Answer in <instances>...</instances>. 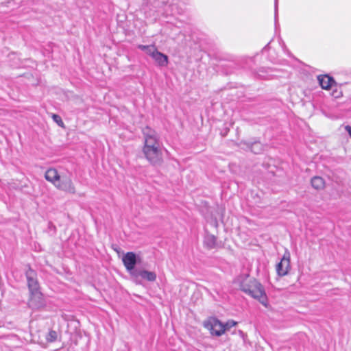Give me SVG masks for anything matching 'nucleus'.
I'll return each mask as SVG.
<instances>
[{
	"label": "nucleus",
	"mask_w": 351,
	"mask_h": 351,
	"mask_svg": "<svg viewBox=\"0 0 351 351\" xmlns=\"http://www.w3.org/2000/svg\"><path fill=\"white\" fill-rule=\"evenodd\" d=\"M290 269V253L286 251L279 263L276 265V272L279 276H286Z\"/></svg>",
	"instance_id": "nucleus-5"
},
{
	"label": "nucleus",
	"mask_w": 351,
	"mask_h": 351,
	"mask_svg": "<svg viewBox=\"0 0 351 351\" xmlns=\"http://www.w3.org/2000/svg\"><path fill=\"white\" fill-rule=\"evenodd\" d=\"M143 134L145 136L144 154H157L159 152V143L155 131L147 127L143 130Z\"/></svg>",
	"instance_id": "nucleus-2"
},
{
	"label": "nucleus",
	"mask_w": 351,
	"mask_h": 351,
	"mask_svg": "<svg viewBox=\"0 0 351 351\" xmlns=\"http://www.w3.org/2000/svg\"><path fill=\"white\" fill-rule=\"evenodd\" d=\"M28 305L32 309H40L45 306V301L40 291L30 292Z\"/></svg>",
	"instance_id": "nucleus-4"
},
{
	"label": "nucleus",
	"mask_w": 351,
	"mask_h": 351,
	"mask_svg": "<svg viewBox=\"0 0 351 351\" xmlns=\"http://www.w3.org/2000/svg\"><path fill=\"white\" fill-rule=\"evenodd\" d=\"M344 129L348 132V134H349V136L351 138V125H346L344 127Z\"/></svg>",
	"instance_id": "nucleus-21"
},
{
	"label": "nucleus",
	"mask_w": 351,
	"mask_h": 351,
	"mask_svg": "<svg viewBox=\"0 0 351 351\" xmlns=\"http://www.w3.org/2000/svg\"><path fill=\"white\" fill-rule=\"evenodd\" d=\"M145 158L153 165H160L162 163L160 155H145Z\"/></svg>",
	"instance_id": "nucleus-14"
},
{
	"label": "nucleus",
	"mask_w": 351,
	"mask_h": 351,
	"mask_svg": "<svg viewBox=\"0 0 351 351\" xmlns=\"http://www.w3.org/2000/svg\"><path fill=\"white\" fill-rule=\"evenodd\" d=\"M157 50L155 45H149L147 50H145V53L150 56L151 57L153 56V54L155 53V51Z\"/></svg>",
	"instance_id": "nucleus-19"
},
{
	"label": "nucleus",
	"mask_w": 351,
	"mask_h": 351,
	"mask_svg": "<svg viewBox=\"0 0 351 351\" xmlns=\"http://www.w3.org/2000/svg\"><path fill=\"white\" fill-rule=\"evenodd\" d=\"M204 326L210 330L212 335L216 336H221L225 332V328L223 326V323L214 317H210L204 322Z\"/></svg>",
	"instance_id": "nucleus-3"
},
{
	"label": "nucleus",
	"mask_w": 351,
	"mask_h": 351,
	"mask_svg": "<svg viewBox=\"0 0 351 351\" xmlns=\"http://www.w3.org/2000/svg\"><path fill=\"white\" fill-rule=\"evenodd\" d=\"M240 289L261 304L266 305L267 297L262 285L248 275H241L235 280Z\"/></svg>",
	"instance_id": "nucleus-1"
},
{
	"label": "nucleus",
	"mask_w": 351,
	"mask_h": 351,
	"mask_svg": "<svg viewBox=\"0 0 351 351\" xmlns=\"http://www.w3.org/2000/svg\"><path fill=\"white\" fill-rule=\"evenodd\" d=\"M143 156H144V158H145V155H143V156H141V158H143Z\"/></svg>",
	"instance_id": "nucleus-24"
},
{
	"label": "nucleus",
	"mask_w": 351,
	"mask_h": 351,
	"mask_svg": "<svg viewBox=\"0 0 351 351\" xmlns=\"http://www.w3.org/2000/svg\"><path fill=\"white\" fill-rule=\"evenodd\" d=\"M45 179L51 182L55 186L58 182L61 176L58 174V171L55 169H49L45 175Z\"/></svg>",
	"instance_id": "nucleus-10"
},
{
	"label": "nucleus",
	"mask_w": 351,
	"mask_h": 351,
	"mask_svg": "<svg viewBox=\"0 0 351 351\" xmlns=\"http://www.w3.org/2000/svg\"><path fill=\"white\" fill-rule=\"evenodd\" d=\"M148 47H149V45H139L138 46V49H141L142 51H145V50H147V49Z\"/></svg>",
	"instance_id": "nucleus-22"
},
{
	"label": "nucleus",
	"mask_w": 351,
	"mask_h": 351,
	"mask_svg": "<svg viewBox=\"0 0 351 351\" xmlns=\"http://www.w3.org/2000/svg\"><path fill=\"white\" fill-rule=\"evenodd\" d=\"M123 263L128 271L130 273L134 270L135 265L137 263L136 255L132 252H129L125 254L122 257Z\"/></svg>",
	"instance_id": "nucleus-7"
},
{
	"label": "nucleus",
	"mask_w": 351,
	"mask_h": 351,
	"mask_svg": "<svg viewBox=\"0 0 351 351\" xmlns=\"http://www.w3.org/2000/svg\"><path fill=\"white\" fill-rule=\"evenodd\" d=\"M26 277L29 292L39 291V286L34 271L31 269H28L26 272Z\"/></svg>",
	"instance_id": "nucleus-9"
},
{
	"label": "nucleus",
	"mask_w": 351,
	"mask_h": 351,
	"mask_svg": "<svg viewBox=\"0 0 351 351\" xmlns=\"http://www.w3.org/2000/svg\"><path fill=\"white\" fill-rule=\"evenodd\" d=\"M204 244L210 249L216 245V237L212 234H207L204 238Z\"/></svg>",
	"instance_id": "nucleus-15"
},
{
	"label": "nucleus",
	"mask_w": 351,
	"mask_h": 351,
	"mask_svg": "<svg viewBox=\"0 0 351 351\" xmlns=\"http://www.w3.org/2000/svg\"><path fill=\"white\" fill-rule=\"evenodd\" d=\"M317 80L323 89H329L335 84L334 80L327 75H319L317 77Z\"/></svg>",
	"instance_id": "nucleus-12"
},
{
	"label": "nucleus",
	"mask_w": 351,
	"mask_h": 351,
	"mask_svg": "<svg viewBox=\"0 0 351 351\" xmlns=\"http://www.w3.org/2000/svg\"><path fill=\"white\" fill-rule=\"evenodd\" d=\"M278 12V0H275V15L277 16Z\"/></svg>",
	"instance_id": "nucleus-23"
},
{
	"label": "nucleus",
	"mask_w": 351,
	"mask_h": 351,
	"mask_svg": "<svg viewBox=\"0 0 351 351\" xmlns=\"http://www.w3.org/2000/svg\"><path fill=\"white\" fill-rule=\"evenodd\" d=\"M52 119L59 126L64 127V123L58 114H53Z\"/></svg>",
	"instance_id": "nucleus-17"
},
{
	"label": "nucleus",
	"mask_w": 351,
	"mask_h": 351,
	"mask_svg": "<svg viewBox=\"0 0 351 351\" xmlns=\"http://www.w3.org/2000/svg\"><path fill=\"white\" fill-rule=\"evenodd\" d=\"M58 336L59 335L56 331L51 330L46 335V340L47 342L52 343L58 339Z\"/></svg>",
	"instance_id": "nucleus-16"
},
{
	"label": "nucleus",
	"mask_w": 351,
	"mask_h": 351,
	"mask_svg": "<svg viewBox=\"0 0 351 351\" xmlns=\"http://www.w3.org/2000/svg\"><path fill=\"white\" fill-rule=\"evenodd\" d=\"M132 276L136 280L138 277H141L149 282H154L156 280V274L155 272L145 269H136V271H133L132 272Z\"/></svg>",
	"instance_id": "nucleus-8"
},
{
	"label": "nucleus",
	"mask_w": 351,
	"mask_h": 351,
	"mask_svg": "<svg viewBox=\"0 0 351 351\" xmlns=\"http://www.w3.org/2000/svg\"><path fill=\"white\" fill-rule=\"evenodd\" d=\"M56 187L61 191L71 194H75L76 192L75 187L71 179L66 176H62L57 183Z\"/></svg>",
	"instance_id": "nucleus-6"
},
{
	"label": "nucleus",
	"mask_w": 351,
	"mask_h": 351,
	"mask_svg": "<svg viewBox=\"0 0 351 351\" xmlns=\"http://www.w3.org/2000/svg\"><path fill=\"white\" fill-rule=\"evenodd\" d=\"M311 184L317 191L323 190L326 186L325 180L320 176L313 177L311 180Z\"/></svg>",
	"instance_id": "nucleus-13"
},
{
	"label": "nucleus",
	"mask_w": 351,
	"mask_h": 351,
	"mask_svg": "<svg viewBox=\"0 0 351 351\" xmlns=\"http://www.w3.org/2000/svg\"><path fill=\"white\" fill-rule=\"evenodd\" d=\"M159 66H166L168 64V57L156 50L152 57Z\"/></svg>",
	"instance_id": "nucleus-11"
},
{
	"label": "nucleus",
	"mask_w": 351,
	"mask_h": 351,
	"mask_svg": "<svg viewBox=\"0 0 351 351\" xmlns=\"http://www.w3.org/2000/svg\"><path fill=\"white\" fill-rule=\"evenodd\" d=\"M237 322L233 320H229L226 324H223V326L225 328V332L229 330L230 328L237 325Z\"/></svg>",
	"instance_id": "nucleus-18"
},
{
	"label": "nucleus",
	"mask_w": 351,
	"mask_h": 351,
	"mask_svg": "<svg viewBox=\"0 0 351 351\" xmlns=\"http://www.w3.org/2000/svg\"><path fill=\"white\" fill-rule=\"evenodd\" d=\"M243 145H245L247 147V149H245L246 152H254L252 147L253 146H258L259 143L257 142H255L254 143H243Z\"/></svg>",
	"instance_id": "nucleus-20"
}]
</instances>
